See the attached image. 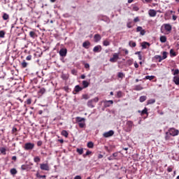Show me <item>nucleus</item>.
Segmentation results:
<instances>
[{
	"mask_svg": "<svg viewBox=\"0 0 179 179\" xmlns=\"http://www.w3.org/2000/svg\"><path fill=\"white\" fill-rule=\"evenodd\" d=\"M85 69H87L89 71V69H90V65L87 63H85Z\"/></svg>",
	"mask_w": 179,
	"mask_h": 179,
	"instance_id": "obj_52",
	"label": "nucleus"
},
{
	"mask_svg": "<svg viewBox=\"0 0 179 179\" xmlns=\"http://www.w3.org/2000/svg\"><path fill=\"white\" fill-rule=\"evenodd\" d=\"M40 169L41 170H44L45 171H50V166H48V164H41Z\"/></svg>",
	"mask_w": 179,
	"mask_h": 179,
	"instance_id": "obj_8",
	"label": "nucleus"
},
{
	"mask_svg": "<svg viewBox=\"0 0 179 179\" xmlns=\"http://www.w3.org/2000/svg\"><path fill=\"white\" fill-rule=\"evenodd\" d=\"M170 134L169 132L166 133V136H165V139L166 141H169V139H170Z\"/></svg>",
	"mask_w": 179,
	"mask_h": 179,
	"instance_id": "obj_50",
	"label": "nucleus"
},
{
	"mask_svg": "<svg viewBox=\"0 0 179 179\" xmlns=\"http://www.w3.org/2000/svg\"><path fill=\"white\" fill-rule=\"evenodd\" d=\"M123 96H124V93L122 92V91H118L117 92L116 97L117 99H121V97H123Z\"/></svg>",
	"mask_w": 179,
	"mask_h": 179,
	"instance_id": "obj_21",
	"label": "nucleus"
},
{
	"mask_svg": "<svg viewBox=\"0 0 179 179\" xmlns=\"http://www.w3.org/2000/svg\"><path fill=\"white\" fill-rule=\"evenodd\" d=\"M170 55L171 57H177V53L174 51L173 49L170 50Z\"/></svg>",
	"mask_w": 179,
	"mask_h": 179,
	"instance_id": "obj_27",
	"label": "nucleus"
},
{
	"mask_svg": "<svg viewBox=\"0 0 179 179\" xmlns=\"http://www.w3.org/2000/svg\"><path fill=\"white\" fill-rule=\"evenodd\" d=\"M22 18H20V23H17V26L15 28V34L17 36H20L21 34H23V24L22 23Z\"/></svg>",
	"mask_w": 179,
	"mask_h": 179,
	"instance_id": "obj_3",
	"label": "nucleus"
},
{
	"mask_svg": "<svg viewBox=\"0 0 179 179\" xmlns=\"http://www.w3.org/2000/svg\"><path fill=\"white\" fill-rule=\"evenodd\" d=\"M99 102V97H95L92 99H90L87 101V106L90 108H94V104Z\"/></svg>",
	"mask_w": 179,
	"mask_h": 179,
	"instance_id": "obj_4",
	"label": "nucleus"
},
{
	"mask_svg": "<svg viewBox=\"0 0 179 179\" xmlns=\"http://www.w3.org/2000/svg\"><path fill=\"white\" fill-rule=\"evenodd\" d=\"M148 97L146 96H140L139 101L140 103H143V101H146Z\"/></svg>",
	"mask_w": 179,
	"mask_h": 179,
	"instance_id": "obj_28",
	"label": "nucleus"
},
{
	"mask_svg": "<svg viewBox=\"0 0 179 179\" xmlns=\"http://www.w3.org/2000/svg\"><path fill=\"white\" fill-rule=\"evenodd\" d=\"M82 90H83V87L79 85H76L74 88V92H76V93H79V92H82Z\"/></svg>",
	"mask_w": 179,
	"mask_h": 179,
	"instance_id": "obj_17",
	"label": "nucleus"
},
{
	"mask_svg": "<svg viewBox=\"0 0 179 179\" xmlns=\"http://www.w3.org/2000/svg\"><path fill=\"white\" fill-rule=\"evenodd\" d=\"M24 103L25 104H31V99H28Z\"/></svg>",
	"mask_w": 179,
	"mask_h": 179,
	"instance_id": "obj_54",
	"label": "nucleus"
},
{
	"mask_svg": "<svg viewBox=\"0 0 179 179\" xmlns=\"http://www.w3.org/2000/svg\"><path fill=\"white\" fill-rule=\"evenodd\" d=\"M129 47H131L132 48H134V47H136V43L134 42L133 41H130L129 42Z\"/></svg>",
	"mask_w": 179,
	"mask_h": 179,
	"instance_id": "obj_25",
	"label": "nucleus"
},
{
	"mask_svg": "<svg viewBox=\"0 0 179 179\" xmlns=\"http://www.w3.org/2000/svg\"><path fill=\"white\" fill-rule=\"evenodd\" d=\"M148 15L150 17H155V16L157 15V12L154 9H150L148 10Z\"/></svg>",
	"mask_w": 179,
	"mask_h": 179,
	"instance_id": "obj_9",
	"label": "nucleus"
},
{
	"mask_svg": "<svg viewBox=\"0 0 179 179\" xmlns=\"http://www.w3.org/2000/svg\"><path fill=\"white\" fill-rule=\"evenodd\" d=\"M145 114H147V115L149 114L148 113V108H145L142 111H141V115H145Z\"/></svg>",
	"mask_w": 179,
	"mask_h": 179,
	"instance_id": "obj_38",
	"label": "nucleus"
},
{
	"mask_svg": "<svg viewBox=\"0 0 179 179\" xmlns=\"http://www.w3.org/2000/svg\"><path fill=\"white\" fill-rule=\"evenodd\" d=\"M0 152L1 153V155H6V148L3 147L0 148Z\"/></svg>",
	"mask_w": 179,
	"mask_h": 179,
	"instance_id": "obj_32",
	"label": "nucleus"
},
{
	"mask_svg": "<svg viewBox=\"0 0 179 179\" xmlns=\"http://www.w3.org/2000/svg\"><path fill=\"white\" fill-rule=\"evenodd\" d=\"M173 169H174V166H169L167 168V171H168V173H171V171H173Z\"/></svg>",
	"mask_w": 179,
	"mask_h": 179,
	"instance_id": "obj_44",
	"label": "nucleus"
},
{
	"mask_svg": "<svg viewBox=\"0 0 179 179\" xmlns=\"http://www.w3.org/2000/svg\"><path fill=\"white\" fill-rule=\"evenodd\" d=\"M140 20H139V17H136L134 19V23H138V22H139Z\"/></svg>",
	"mask_w": 179,
	"mask_h": 179,
	"instance_id": "obj_55",
	"label": "nucleus"
},
{
	"mask_svg": "<svg viewBox=\"0 0 179 179\" xmlns=\"http://www.w3.org/2000/svg\"><path fill=\"white\" fill-rule=\"evenodd\" d=\"M90 85V83L86 81V80H83V89H86V87H89V85Z\"/></svg>",
	"mask_w": 179,
	"mask_h": 179,
	"instance_id": "obj_19",
	"label": "nucleus"
},
{
	"mask_svg": "<svg viewBox=\"0 0 179 179\" xmlns=\"http://www.w3.org/2000/svg\"><path fill=\"white\" fill-rule=\"evenodd\" d=\"M112 156L113 157V158L114 157H118V152L113 153Z\"/></svg>",
	"mask_w": 179,
	"mask_h": 179,
	"instance_id": "obj_62",
	"label": "nucleus"
},
{
	"mask_svg": "<svg viewBox=\"0 0 179 179\" xmlns=\"http://www.w3.org/2000/svg\"><path fill=\"white\" fill-rule=\"evenodd\" d=\"M133 10H135V12H138V10H139V7L134 6V7H133Z\"/></svg>",
	"mask_w": 179,
	"mask_h": 179,
	"instance_id": "obj_58",
	"label": "nucleus"
},
{
	"mask_svg": "<svg viewBox=\"0 0 179 179\" xmlns=\"http://www.w3.org/2000/svg\"><path fill=\"white\" fill-rule=\"evenodd\" d=\"M159 40L161 43H166V41H167V37H166V36H162Z\"/></svg>",
	"mask_w": 179,
	"mask_h": 179,
	"instance_id": "obj_31",
	"label": "nucleus"
},
{
	"mask_svg": "<svg viewBox=\"0 0 179 179\" xmlns=\"http://www.w3.org/2000/svg\"><path fill=\"white\" fill-rule=\"evenodd\" d=\"M161 33L163 34H170L173 30V26L170 24H163L161 27Z\"/></svg>",
	"mask_w": 179,
	"mask_h": 179,
	"instance_id": "obj_1",
	"label": "nucleus"
},
{
	"mask_svg": "<svg viewBox=\"0 0 179 179\" xmlns=\"http://www.w3.org/2000/svg\"><path fill=\"white\" fill-rule=\"evenodd\" d=\"M101 50H102L101 45H98L95 46V47L93 48V51H94V52H101Z\"/></svg>",
	"mask_w": 179,
	"mask_h": 179,
	"instance_id": "obj_14",
	"label": "nucleus"
},
{
	"mask_svg": "<svg viewBox=\"0 0 179 179\" xmlns=\"http://www.w3.org/2000/svg\"><path fill=\"white\" fill-rule=\"evenodd\" d=\"M148 47H150V43H148V42H143L142 43H141V47H142V48L143 49V50H145V49H146V48H148Z\"/></svg>",
	"mask_w": 179,
	"mask_h": 179,
	"instance_id": "obj_18",
	"label": "nucleus"
},
{
	"mask_svg": "<svg viewBox=\"0 0 179 179\" xmlns=\"http://www.w3.org/2000/svg\"><path fill=\"white\" fill-rule=\"evenodd\" d=\"M134 90L136 92H140V90H143V87H142L141 85H136L134 86Z\"/></svg>",
	"mask_w": 179,
	"mask_h": 179,
	"instance_id": "obj_15",
	"label": "nucleus"
},
{
	"mask_svg": "<svg viewBox=\"0 0 179 179\" xmlns=\"http://www.w3.org/2000/svg\"><path fill=\"white\" fill-rule=\"evenodd\" d=\"M62 136H64L65 138H68V136L69 135V134L66 130H63V131H62Z\"/></svg>",
	"mask_w": 179,
	"mask_h": 179,
	"instance_id": "obj_33",
	"label": "nucleus"
},
{
	"mask_svg": "<svg viewBox=\"0 0 179 179\" xmlns=\"http://www.w3.org/2000/svg\"><path fill=\"white\" fill-rule=\"evenodd\" d=\"M78 125H79L80 128H85V126L86 125V124L85 123V122H81L78 123Z\"/></svg>",
	"mask_w": 179,
	"mask_h": 179,
	"instance_id": "obj_45",
	"label": "nucleus"
},
{
	"mask_svg": "<svg viewBox=\"0 0 179 179\" xmlns=\"http://www.w3.org/2000/svg\"><path fill=\"white\" fill-rule=\"evenodd\" d=\"M41 145H43V141H39L37 142V146H41Z\"/></svg>",
	"mask_w": 179,
	"mask_h": 179,
	"instance_id": "obj_61",
	"label": "nucleus"
},
{
	"mask_svg": "<svg viewBox=\"0 0 179 179\" xmlns=\"http://www.w3.org/2000/svg\"><path fill=\"white\" fill-rule=\"evenodd\" d=\"M114 135V131L110 130L109 131L105 132L103 134V138H110V136H113Z\"/></svg>",
	"mask_w": 179,
	"mask_h": 179,
	"instance_id": "obj_10",
	"label": "nucleus"
},
{
	"mask_svg": "<svg viewBox=\"0 0 179 179\" xmlns=\"http://www.w3.org/2000/svg\"><path fill=\"white\" fill-rule=\"evenodd\" d=\"M143 28H142V27H138L137 28H136V31H143Z\"/></svg>",
	"mask_w": 179,
	"mask_h": 179,
	"instance_id": "obj_59",
	"label": "nucleus"
},
{
	"mask_svg": "<svg viewBox=\"0 0 179 179\" xmlns=\"http://www.w3.org/2000/svg\"><path fill=\"white\" fill-rule=\"evenodd\" d=\"M120 59V55L118 53H114L113 57L109 59L110 62L114 63L117 62Z\"/></svg>",
	"mask_w": 179,
	"mask_h": 179,
	"instance_id": "obj_6",
	"label": "nucleus"
},
{
	"mask_svg": "<svg viewBox=\"0 0 179 179\" xmlns=\"http://www.w3.org/2000/svg\"><path fill=\"white\" fill-rule=\"evenodd\" d=\"M83 47L86 48V50L89 49V47H90V42L89 41H85L83 43Z\"/></svg>",
	"mask_w": 179,
	"mask_h": 179,
	"instance_id": "obj_16",
	"label": "nucleus"
},
{
	"mask_svg": "<svg viewBox=\"0 0 179 179\" xmlns=\"http://www.w3.org/2000/svg\"><path fill=\"white\" fill-rule=\"evenodd\" d=\"M168 133L171 136H177V135H178V134H179V131L178 129H176L175 128H171V129H169Z\"/></svg>",
	"mask_w": 179,
	"mask_h": 179,
	"instance_id": "obj_5",
	"label": "nucleus"
},
{
	"mask_svg": "<svg viewBox=\"0 0 179 179\" xmlns=\"http://www.w3.org/2000/svg\"><path fill=\"white\" fill-rule=\"evenodd\" d=\"M178 17H177V15H173V16H172V19H173V20H174V21H176V20H177V18H178Z\"/></svg>",
	"mask_w": 179,
	"mask_h": 179,
	"instance_id": "obj_60",
	"label": "nucleus"
},
{
	"mask_svg": "<svg viewBox=\"0 0 179 179\" xmlns=\"http://www.w3.org/2000/svg\"><path fill=\"white\" fill-rule=\"evenodd\" d=\"M83 99H84V100H89L90 96L88 94H83Z\"/></svg>",
	"mask_w": 179,
	"mask_h": 179,
	"instance_id": "obj_48",
	"label": "nucleus"
},
{
	"mask_svg": "<svg viewBox=\"0 0 179 179\" xmlns=\"http://www.w3.org/2000/svg\"><path fill=\"white\" fill-rule=\"evenodd\" d=\"M24 148L25 150H32V149H34V143H27Z\"/></svg>",
	"mask_w": 179,
	"mask_h": 179,
	"instance_id": "obj_7",
	"label": "nucleus"
},
{
	"mask_svg": "<svg viewBox=\"0 0 179 179\" xmlns=\"http://www.w3.org/2000/svg\"><path fill=\"white\" fill-rule=\"evenodd\" d=\"M104 107H110V106L114 104V101L113 100H109V101H103Z\"/></svg>",
	"mask_w": 179,
	"mask_h": 179,
	"instance_id": "obj_12",
	"label": "nucleus"
},
{
	"mask_svg": "<svg viewBox=\"0 0 179 179\" xmlns=\"http://www.w3.org/2000/svg\"><path fill=\"white\" fill-rule=\"evenodd\" d=\"M173 71H174V72H173V75H174V76L178 75V73H179V70H178V69H176V70L172 69V72H173Z\"/></svg>",
	"mask_w": 179,
	"mask_h": 179,
	"instance_id": "obj_47",
	"label": "nucleus"
},
{
	"mask_svg": "<svg viewBox=\"0 0 179 179\" xmlns=\"http://www.w3.org/2000/svg\"><path fill=\"white\" fill-rule=\"evenodd\" d=\"M29 36L30 37H31V38H36V37H37V34H36V32L31 31L29 32Z\"/></svg>",
	"mask_w": 179,
	"mask_h": 179,
	"instance_id": "obj_26",
	"label": "nucleus"
},
{
	"mask_svg": "<svg viewBox=\"0 0 179 179\" xmlns=\"http://www.w3.org/2000/svg\"><path fill=\"white\" fill-rule=\"evenodd\" d=\"M25 59L27 61H31V55H29L28 56H27Z\"/></svg>",
	"mask_w": 179,
	"mask_h": 179,
	"instance_id": "obj_51",
	"label": "nucleus"
},
{
	"mask_svg": "<svg viewBox=\"0 0 179 179\" xmlns=\"http://www.w3.org/2000/svg\"><path fill=\"white\" fill-rule=\"evenodd\" d=\"M117 78H119L120 79H124V78H125V74H124V73L122 72H119L117 73Z\"/></svg>",
	"mask_w": 179,
	"mask_h": 179,
	"instance_id": "obj_29",
	"label": "nucleus"
},
{
	"mask_svg": "<svg viewBox=\"0 0 179 179\" xmlns=\"http://www.w3.org/2000/svg\"><path fill=\"white\" fill-rule=\"evenodd\" d=\"M38 94L42 96V94H44L45 93V90L44 88H41L38 92Z\"/></svg>",
	"mask_w": 179,
	"mask_h": 179,
	"instance_id": "obj_39",
	"label": "nucleus"
},
{
	"mask_svg": "<svg viewBox=\"0 0 179 179\" xmlns=\"http://www.w3.org/2000/svg\"><path fill=\"white\" fill-rule=\"evenodd\" d=\"M155 103H156V99H149L147 101V105L149 106V104H155Z\"/></svg>",
	"mask_w": 179,
	"mask_h": 179,
	"instance_id": "obj_30",
	"label": "nucleus"
},
{
	"mask_svg": "<svg viewBox=\"0 0 179 179\" xmlns=\"http://www.w3.org/2000/svg\"><path fill=\"white\" fill-rule=\"evenodd\" d=\"M103 45H104L105 47L110 45V41H108V40L103 41Z\"/></svg>",
	"mask_w": 179,
	"mask_h": 179,
	"instance_id": "obj_40",
	"label": "nucleus"
},
{
	"mask_svg": "<svg viewBox=\"0 0 179 179\" xmlns=\"http://www.w3.org/2000/svg\"><path fill=\"white\" fill-rule=\"evenodd\" d=\"M10 174H12L13 176H15V174L17 173V171H16V169L13 168L11 169L10 171Z\"/></svg>",
	"mask_w": 179,
	"mask_h": 179,
	"instance_id": "obj_37",
	"label": "nucleus"
},
{
	"mask_svg": "<svg viewBox=\"0 0 179 179\" xmlns=\"http://www.w3.org/2000/svg\"><path fill=\"white\" fill-rule=\"evenodd\" d=\"M167 54H169L167 52H163L162 57L160 55H155L154 56L153 59L155 62H162L163 59H166V58H167Z\"/></svg>",
	"mask_w": 179,
	"mask_h": 179,
	"instance_id": "obj_2",
	"label": "nucleus"
},
{
	"mask_svg": "<svg viewBox=\"0 0 179 179\" xmlns=\"http://www.w3.org/2000/svg\"><path fill=\"white\" fill-rule=\"evenodd\" d=\"M145 33H146V31H145V29H143V30L140 31V34L141 36H145Z\"/></svg>",
	"mask_w": 179,
	"mask_h": 179,
	"instance_id": "obj_57",
	"label": "nucleus"
},
{
	"mask_svg": "<svg viewBox=\"0 0 179 179\" xmlns=\"http://www.w3.org/2000/svg\"><path fill=\"white\" fill-rule=\"evenodd\" d=\"M127 27L129 29H131V27H132V22H128L127 24Z\"/></svg>",
	"mask_w": 179,
	"mask_h": 179,
	"instance_id": "obj_56",
	"label": "nucleus"
},
{
	"mask_svg": "<svg viewBox=\"0 0 179 179\" xmlns=\"http://www.w3.org/2000/svg\"><path fill=\"white\" fill-rule=\"evenodd\" d=\"M94 40L95 43H99V41H100V40H101V36H100V34H96L94 36Z\"/></svg>",
	"mask_w": 179,
	"mask_h": 179,
	"instance_id": "obj_13",
	"label": "nucleus"
},
{
	"mask_svg": "<svg viewBox=\"0 0 179 179\" xmlns=\"http://www.w3.org/2000/svg\"><path fill=\"white\" fill-rule=\"evenodd\" d=\"M2 19L3 20H9L8 14L6 13H3Z\"/></svg>",
	"mask_w": 179,
	"mask_h": 179,
	"instance_id": "obj_20",
	"label": "nucleus"
},
{
	"mask_svg": "<svg viewBox=\"0 0 179 179\" xmlns=\"http://www.w3.org/2000/svg\"><path fill=\"white\" fill-rule=\"evenodd\" d=\"M76 120L77 122H79V124H80V122H85V119L83 118V117H77L76 118Z\"/></svg>",
	"mask_w": 179,
	"mask_h": 179,
	"instance_id": "obj_22",
	"label": "nucleus"
},
{
	"mask_svg": "<svg viewBox=\"0 0 179 179\" xmlns=\"http://www.w3.org/2000/svg\"><path fill=\"white\" fill-rule=\"evenodd\" d=\"M153 0H143V3H150Z\"/></svg>",
	"mask_w": 179,
	"mask_h": 179,
	"instance_id": "obj_53",
	"label": "nucleus"
},
{
	"mask_svg": "<svg viewBox=\"0 0 179 179\" xmlns=\"http://www.w3.org/2000/svg\"><path fill=\"white\" fill-rule=\"evenodd\" d=\"M76 152H78V155H83V148H77Z\"/></svg>",
	"mask_w": 179,
	"mask_h": 179,
	"instance_id": "obj_41",
	"label": "nucleus"
},
{
	"mask_svg": "<svg viewBox=\"0 0 179 179\" xmlns=\"http://www.w3.org/2000/svg\"><path fill=\"white\" fill-rule=\"evenodd\" d=\"M135 54L136 55H138V59L142 61V55H141V52H136Z\"/></svg>",
	"mask_w": 179,
	"mask_h": 179,
	"instance_id": "obj_46",
	"label": "nucleus"
},
{
	"mask_svg": "<svg viewBox=\"0 0 179 179\" xmlns=\"http://www.w3.org/2000/svg\"><path fill=\"white\" fill-rule=\"evenodd\" d=\"M127 64L129 66H131L134 64V59H129L127 61Z\"/></svg>",
	"mask_w": 179,
	"mask_h": 179,
	"instance_id": "obj_42",
	"label": "nucleus"
},
{
	"mask_svg": "<svg viewBox=\"0 0 179 179\" xmlns=\"http://www.w3.org/2000/svg\"><path fill=\"white\" fill-rule=\"evenodd\" d=\"M144 79L153 80V79H155V76H146Z\"/></svg>",
	"mask_w": 179,
	"mask_h": 179,
	"instance_id": "obj_35",
	"label": "nucleus"
},
{
	"mask_svg": "<svg viewBox=\"0 0 179 179\" xmlns=\"http://www.w3.org/2000/svg\"><path fill=\"white\" fill-rule=\"evenodd\" d=\"M108 160H115V158L112 155L108 158Z\"/></svg>",
	"mask_w": 179,
	"mask_h": 179,
	"instance_id": "obj_63",
	"label": "nucleus"
},
{
	"mask_svg": "<svg viewBox=\"0 0 179 179\" xmlns=\"http://www.w3.org/2000/svg\"><path fill=\"white\" fill-rule=\"evenodd\" d=\"M67 52H68V50H66V48H62L59 50V54L60 57H66Z\"/></svg>",
	"mask_w": 179,
	"mask_h": 179,
	"instance_id": "obj_11",
	"label": "nucleus"
},
{
	"mask_svg": "<svg viewBox=\"0 0 179 179\" xmlns=\"http://www.w3.org/2000/svg\"><path fill=\"white\" fill-rule=\"evenodd\" d=\"M34 162L35 163H40V162H41V159L40 158V157H35L34 158Z\"/></svg>",
	"mask_w": 179,
	"mask_h": 179,
	"instance_id": "obj_36",
	"label": "nucleus"
},
{
	"mask_svg": "<svg viewBox=\"0 0 179 179\" xmlns=\"http://www.w3.org/2000/svg\"><path fill=\"white\" fill-rule=\"evenodd\" d=\"M89 155H92V151L87 150L85 155H83L84 157H86V156H89Z\"/></svg>",
	"mask_w": 179,
	"mask_h": 179,
	"instance_id": "obj_49",
	"label": "nucleus"
},
{
	"mask_svg": "<svg viewBox=\"0 0 179 179\" xmlns=\"http://www.w3.org/2000/svg\"><path fill=\"white\" fill-rule=\"evenodd\" d=\"M6 34V32H5V31L3 30L0 31V38H5Z\"/></svg>",
	"mask_w": 179,
	"mask_h": 179,
	"instance_id": "obj_34",
	"label": "nucleus"
},
{
	"mask_svg": "<svg viewBox=\"0 0 179 179\" xmlns=\"http://www.w3.org/2000/svg\"><path fill=\"white\" fill-rule=\"evenodd\" d=\"M37 178H45L47 176L45 175H40L39 173H36Z\"/></svg>",
	"mask_w": 179,
	"mask_h": 179,
	"instance_id": "obj_43",
	"label": "nucleus"
},
{
	"mask_svg": "<svg viewBox=\"0 0 179 179\" xmlns=\"http://www.w3.org/2000/svg\"><path fill=\"white\" fill-rule=\"evenodd\" d=\"M173 82H174L175 85H177L178 86L179 85V77L178 76L173 77Z\"/></svg>",
	"mask_w": 179,
	"mask_h": 179,
	"instance_id": "obj_24",
	"label": "nucleus"
},
{
	"mask_svg": "<svg viewBox=\"0 0 179 179\" xmlns=\"http://www.w3.org/2000/svg\"><path fill=\"white\" fill-rule=\"evenodd\" d=\"M87 146L90 149H93V148H94V143H93V142H92V141H90L87 143Z\"/></svg>",
	"mask_w": 179,
	"mask_h": 179,
	"instance_id": "obj_23",
	"label": "nucleus"
},
{
	"mask_svg": "<svg viewBox=\"0 0 179 179\" xmlns=\"http://www.w3.org/2000/svg\"><path fill=\"white\" fill-rule=\"evenodd\" d=\"M74 179H82V177H80V176H76Z\"/></svg>",
	"mask_w": 179,
	"mask_h": 179,
	"instance_id": "obj_64",
	"label": "nucleus"
}]
</instances>
